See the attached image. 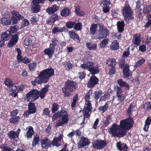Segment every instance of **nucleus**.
<instances>
[{"label":"nucleus","instance_id":"obj_1","mask_svg":"<svg viewBox=\"0 0 151 151\" xmlns=\"http://www.w3.org/2000/svg\"><path fill=\"white\" fill-rule=\"evenodd\" d=\"M134 124L133 118L131 117L120 121L119 125L114 123L109 129L111 136L114 137H122L127 134V131L132 128Z\"/></svg>","mask_w":151,"mask_h":151},{"label":"nucleus","instance_id":"obj_2","mask_svg":"<svg viewBox=\"0 0 151 151\" xmlns=\"http://www.w3.org/2000/svg\"><path fill=\"white\" fill-rule=\"evenodd\" d=\"M54 70L51 67L49 68L41 71L37 77L35 78L34 81H32L31 83L33 86L37 84H41L48 82L50 78L54 75Z\"/></svg>","mask_w":151,"mask_h":151},{"label":"nucleus","instance_id":"obj_3","mask_svg":"<svg viewBox=\"0 0 151 151\" xmlns=\"http://www.w3.org/2000/svg\"><path fill=\"white\" fill-rule=\"evenodd\" d=\"M49 85L41 89L40 91L36 89H33L27 93L26 95V99L29 101L33 102L40 97L41 99L44 98L46 92L48 91Z\"/></svg>","mask_w":151,"mask_h":151},{"label":"nucleus","instance_id":"obj_4","mask_svg":"<svg viewBox=\"0 0 151 151\" xmlns=\"http://www.w3.org/2000/svg\"><path fill=\"white\" fill-rule=\"evenodd\" d=\"M77 85L76 82L69 79L67 80L65 83L64 86L62 89L64 97H70L71 95L70 92H75L76 91Z\"/></svg>","mask_w":151,"mask_h":151},{"label":"nucleus","instance_id":"obj_5","mask_svg":"<svg viewBox=\"0 0 151 151\" xmlns=\"http://www.w3.org/2000/svg\"><path fill=\"white\" fill-rule=\"evenodd\" d=\"M93 65V62L88 61L86 63L81 64L80 67L84 69H87L91 74L94 75L99 73V67L97 66L94 67Z\"/></svg>","mask_w":151,"mask_h":151},{"label":"nucleus","instance_id":"obj_6","mask_svg":"<svg viewBox=\"0 0 151 151\" xmlns=\"http://www.w3.org/2000/svg\"><path fill=\"white\" fill-rule=\"evenodd\" d=\"M122 14L124 20L128 21L133 18V12L129 5H125L122 9Z\"/></svg>","mask_w":151,"mask_h":151},{"label":"nucleus","instance_id":"obj_7","mask_svg":"<svg viewBox=\"0 0 151 151\" xmlns=\"http://www.w3.org/2000/svg\"><path fill=\"white\" fill-rule=\"evenodd\" d=\"M117 82L120 86H116L114 87V90L116 91V95L122 94V89L121 88L122 87H124L126 90L129 89L130 86L129 84L124 81L123 80L120 79L117 81Z\"/></svg>","mask_w":151,"mask_h":151},{"label":"nucleus","instance_id":"obj_8","mask_svg":"<svg viewBox=\"0 0 151 151\" xmlns=\"http://www.w3.org/2000/svg\"><path fill=\"white\" fill-rule=\"evenodd\" d=\"M108 142L106 140L97 139L93 143V146L96 149H101L107 145Z\"/></svg>","mask_w":151,"mask_h":151},{"label":"nucleus","instance_id":"obj_9","mask_svg":"<svg viewBox=\"0 0 151 151\" xmlns=\"http://www.w3.org/2000/svg\"><path fill=\"white\" fill-rule=\"evenodd\" d=\"M4 83L6 87V89L10 92L14 91L15 92L17 89L18 87L15 85L12 80L9 78H6L4 81Z\"/></svg>","mask_w":151,"mask_h":151},{"label":"nucleus","instance_id":"obj_10","mask_svg":"<svg viewBox=\"0 0 151 151\" xmlns=\"http://www.w3.org/2000/svg\"><path fill=\"white\" fill-rule=\"evenodd\" d=\"M61 121H59L56 123V126L57 127L62 126L64 124H66L69 121L68 115L67 111H63L61 114Z\"/></svg>","mask_w":151,"mask_h":151},{"label":"nucleus","instance_id":"obj_11","mask_svg":"<svg viewBox=\"0 0 151 151\" xmlns=\"http://www.w3.org/2000/svg\"><path fill=\"white\" fill-rule=\"evenodd\" d=\"M11 14L13 15L11 19L12 21L13 24H16L20 20L24 18L23 16L19 12H16L15 11H13L11 12Z\"/></svg>","mask_w":151,"mask_h":151},{"label":"nucleus","instance_id":"obj_12","mask_svg":"<svg viewBox=\"0 0 151 151\" xmlns=\"http://www.w3.org/2000/svg\"><path fill=\"white\" fill-rule=\"evenodd\" d=\"M123 77L124 78H129L132 75V71H130L129 65L125 64L122 70Z\"/></svg>","mask_w":151,"mask_h":151},{"label":"nucleus","instance_id":"obj_13","mask_svg":"<svg viewBox=\"0 0 151 151\" xmlns=\"http://www.w3.org/2000/svg\"><path fill=\"white\" fill-rule=\"evenodd\" d=\"M110 4V0H102L101 1L100 5L102 6V11L104 13H106L109 11Z\"/></svg>","mask_w":151,"mask_h":151},{"label":"nucleus","instance_id":"obj_14","mask_svg":"<svg viewBox=\"0 0 151 151\" xmlns=\"http://www.w3.org/2000/svg\"><path fill=\"white\" fill-rule=\"evenodd\" d=\"M99 79L95 76H91L87 84L88 87L89 88H94L98 83Z\"/></svg>","mask_w":151,"mask_h":151},{"label":"nucleus","instance_id":"obj_15","mask_svg":"<svg viewBox=\"0 0 151 151\" xmlns=\"http://www.w3.org/2000/svg\"><path fill=\"white\" fill-rule=\"evenodd\" d=\"M99 32L98 37V39H99L106 38L109 34L108 29L106 27H103L102 28H100L99 29Z\"/></svg>","mask_w":151,"mask_h":151},{"label":"nucleus","instance_id":"obj_16","mask_svg":"<svg viewBox=\"0 0 151 151\" xmlns=\"http://www.w3.org/2000/svg\"><path fill=\"white\" fill-rule=\"evenodd\" d=\"M68 34L69 38L74 41L77 43H80L81 41V38L78 34L74 30L68 31Z\"/></svg>","mask_w":151,"mask_h":151},{"label":"nucleus","instance_id":"obj_17","mask_svg":"<svg viewBox=\"0 0 151 151\" xmlns=\"http://www.w3.org/2000/svg\"><path fill=\"white\" fill-rule=\"evenodd\" d=\"M90 142L88 138L84 137H82L81 140L78 146V148H82L89 145Z\"/></svg>","mask_w":151,"mask_h":151},{"label":"nucleus","instance_id":"obj_18","mask_svg":"<svg viewBox=\"0 0 151 151\" xmlns=\"http://www.w3.org/2000/svg\"><path fill=\"white\" fill-rule=\"evenodd\" d=\"M59 17L56 14H54L50 16L49 19L46 21V23L49 25L54 23L56 21L58 20Z\"/></svg>","mask_w":151,"mask_h":151},{"label":"nucleus","instance_id":"obj_19","mask_svg":"<svg viewBox=\"0 0 151 151\" xmlns=\"http://www.w3.org/2000/svg\"><path fill=\"white\" fill-rule=\"evenodd\" d=\"M26 133L25 136L28 139L31 138L34 133L35 132L33 127L32 126H28L26 129Z\"/></svg>","mask_w":151,"mask_h":151},{"label":"nucleus","instance_id":"obj_20","mask_svg":"<svg viewBox=\"0 0 151 151\" xmlns=\"http://www.w3.org/2000/svg\"><path fill=\"white\" fill-rule=\"evenodd\" d=\"M18 36L17 35H14L9 42L7 45L9 47H12L15 45L18 41Z\"/></svg>","mask_w":151,"mask_h":151},{"label":"nucleus","instance_id":"obj_21","mask_svg":"<svg viewBox=\"0 0 151 151\" xmlns=\"http://www.w3.org/2000/svg\"><path fill=\"white\" fill-rule=\"evenodd\" d=\"M32 4L31 6V11L34 13H37L40 11V5L37 4L32 1Z\"/></svg>","mask_w":151,"mask_h":151},{"label":"nucleus","instance_id":"obj_22","mask_svg":"<svg viewBox=\"0 0 151 151\" xmlns=\"http://www.w3.org/2000/svg\"><path fill=\"white\" fill-rule=\"evenodd\" d=\"M11 37V33H10V32L7 30L6 32H2L1 35V38L4 41H6L8 40Z\"/></svg>","mask_w":151,"mask_h":151},{"label":"nucleus","instance_id":"obj_23","mask_svg":"<svg viewBox=\"0 0 151 151\" xmlns=\"http://www.w3.org/2000/svg\"><path fill=\"white\" fill-rule=\"evenodd\" d=\"M118 32L121 33H123L124 30L125 24L123 21H118L116 24Z\"/></svg>","mask_w":151,"mask_h":151},{"label":"nucleus","instance_id":"obj_24","mask_svg":"<svg viewBox=\"0 0 151 151\" xmlns=\"http://www.w3.org/2000/svg\"><path fill=\"white\" fill-rule=\"evenodd\" d=\"M71 14V10L68 7H64L60 12L61 16L64 17H68Z\"/></svg>","mask_w":151,"mask_h":151},{"label":"nucleus","instance_id":"obj_25","mask_svg":"<svg viewBox=\"0 0 151 151\" xmlns=\"http://www.w3.org/2000/svg\"><path fill=\"white\" fill-rule=\"evenodd\" d=\"M59 9V7L56 4L52 5L51 7H49L46 9V12L49 14H52L57 11Z\"/></svg>","mask_w":151,"mask_h":151},{"label":"nucleus","instance_id":"obj_26","mask_svg":"<svg viewBox=\"0 0 151 151\" xmlns=\"http://www.w3.org/2000/svg\"><path fill=\"white\" fill-rule=\"evenodd\" d=\"M28 110L30 113L33 114L36 112L37 110V108L35 103L30 102L28 104Z\"/></svg>","mask_w":151,"mask_h":151},{"label":"nucleus","instance_id":"obj_27","mask_svg":"<svg viewBox=\"0 0 151 151\" xmlns=\"http://www.w3.org/2000/svg\"><path fill=\"white\" fill-rule=\"evenodd\" d=\"M41 145L42 146L45 145L44 147L45 148L50 147L51 145V140L47 138H45L42 140V142H41Z\"/></svg>","mask_w":151,"mask_h":151},{"label":"nucleus","instance_id":"obj_28","mask_svg":"<svg viewBox=\"0 0 151 151\" xmlns=\"http://www.w3.org/2000/svg\"><path fill=\"white\" fill-rule=\"evenodd\" d=\"M98 24H92L90 28V33L92 35H95L97 31Z\"/></svg>","mask_w":151,"mask_h":151},{"label":"nucleus","instance_id":"obj_29","mask_svg":"<svg viewBox=\"0 0 151 151\" xmlns=\"http://www.w3.org/2000/svg\"><path fill=\"white\" fill-rule=\"evenodd\" d=\"M106 63L109 67H114L116 65V62L115 59L109 58L106 60Z\"/></svg>","mask_w":151,"mask_h":151},{"label":"nucleus","instance_id":"obj_30","mask_svg":"<svg viewBox=\"0 0 151 151\" xmlns=\"http://www.w3.org/2000/svg\"><path fill=\"white\" fill-rule=\"evenodd\" d=\"M1 23L4 25H7L11 24L12 20L10 19L9 17L8 18L6 16L3 17L1 19Z\"/></svg>","mask_w":151,"mask_h":151},{"label":"nucleus","instance_id":"obj_31","mask_svg":"<svg viewBox=\"0 0 151 151\" xmlns=\"http://www.w3.org/2000/svg\"><path fill=\"white\" fill-rule=\"evenodd\" d=\"M119 44L118 41L114 40L111 45L110 48L112 50H117L119 49Z\"/></svg>","mask_w":151,"mask_h":151},{"label":"nucleus","instance_id":"obj_32","mask_svg":"<svg viewBox=\"0 0 151 151\" xmlns=\"http://www.w3.org/2000/svg\"><path fill=\"white\" fill-rule=\"evenodd\" d=\"M116 146L118 150L120 151L126 150L128 149V147L126 144H122L120 142L117 143Z\"/></svg>","mask_w":151,"mask_h":151},{"label":"nucleus","instance_id":"obj_33","mask_svg":"<svg viewBox=\"0 0 151 151\" xmlns=\"http://www.w3.org/2000/svg\"><path fill=\"white\" fill-rule=\"evenodd\" d=\"M62 63L65 68V70L67 71L70 70L73 67V65L69 61H66Z\"/></svg>","mask_w":151,"mask_h":151},{"label":"nucleus","instance_id":"obj_34","mask_svg":"<svg viewBox=\"0 0 151 151\" xmlns=\"http://www.w3.org/2000/svg\"><path fill=\"white\" fill-rule=\"evenodd\" d=\"M133 42L134 44L137 45H139L141 42V40L139 36H138L137 34H135L133 36Z\"/></svg>","mask_w":151,"mask_h":151},{"label":"nucleus","instance_id":"obj_35","mask_svg":"<svg viewBox=\"0 0 151 151\" xmlns=\"http://www.w3.org/2000/svg\"><path fill=\"white\" fill-rule=\"evenodd\" d=\"M75 12L77 15L82 16L85 15V12L81 10V7L79 6H77L75 9Z\"/></svg>","mask_w":151,"mask_h":151},{"label":"nucleus","instance_id":"obj_36","mask_svg":"<svg viewBox=\"0 0 151 151\" xmlns=\"http://www.w3.org/2000/svg\"><path fill=\"white\" fill-rule=\"evenodd\" d=\"M111 121V116L109 115L106 117L105 121L103 123V126L104 127L108 126Z\"/></svg>","mask_w":151,"mask_h":151},{"label":"nucleus","instance_id":"obj_37","mask_svg":"<svg viewBox=\"0 0 151 151\" xmlns=\"http://www.w3.org/2000/svg\"><path fill=\"white\" fill-rule=\"evenodd\" d=\"M20 119L19 116H15L12 117L9 119L10 123L11 124H17L18 123Z\"/></svg>","mask_w":151,"mask_h":151},{"label":"nucleus","instance_id":"obj_38","mask_svg":"<svg viewBox=\"0 0 151 151\" xmlns=\"http://www.w3.org/2000/svg\"><path fill=\"white\" fill-rule=\"evenodd\" d=\"M60 107L59 105L57 103H54L52 105L51 111L52 113H55L57 111Z\"/></svg>","mask_w":151,"mask_h":151},{"label":"nucleus","instance_id":"obj_39","mask_svg":"<svg viewBox=\"0 0 151 151\" xmlns=\"http://www.w3.org/2000/svg\"><path fill=\"white\" fill-rule=\"evenodd\" d=\"M44 54L45 55H47L49 58H51L54 53L53 50H52L50 48H46L44 50Z\"/></svg>","mask_w":151,"mask_h":151},{"label":"nucleus","instance_id":"obj_40","mask_svg":"<svg viewBox=\"0 0 151 151\" xmlns=\"http://www.w3.org/2000/svg\"><path fill=\"white\" fill-rule=\"evenodd\" d=\"M86 45L87 47L90 50H95L97 48V46L96 44L92 45L90 42H86Z\"/></svg>","mask_w":151,"mask_h":151},{"label":"nucleus","instance_id":"obj_41","mask_svg":"<svg viewBox=\"0 0 151 151\" xmlns=\"http://www.w3.org/2000/svg\"><path fill=\"white\" fill-rule=\"evenodd\" d=\"M17 61L19 62H22L24 63L27 64L31 62V59H29L26 57H24L23 58L22 57V58H21L20 60H18Z\"/></svg>","mask_w":151,"mask_h":151},{"label":"nucleus","instance_id":"obj_42","mask_svg":"<svg viewBox=\"0 0 151 151\" xmlns=\"http://www.w3.org/2000/svg\"><path fill=\"white\" fill-rule=\"evenodd\" d=\"M109 39L106 38L100 42L99 45L101 48H104L106 47L108 43Z\"/></svg>","mask_w":151,"mask_h":151},{"label":"nucleus","instance_id":"obj_43","mask_svg":"<svg viewBox=\"0 0 151 151\" xmlns=\"http://www.w3.org/2000/svg\"><path fill=\"white\" fill-rule=\"evenodd\" d=\"M82 28V25L81 22L76 23L75 22L74 29L76 31H81Z\"/></svg>","mask_w":151,"mask_h":151},{"label":"nucleus","instance_id":"obj_44","mask_svg":"<svg viewBox=\"0 0 151 151\" xmlns=\"http://www.w3.org/2000/svg\"><path fill=\"white\" fill-rule=\"evenodd\" d=\"M40 141V137L39 136H36L34 137L32 144L33 147L39 144Z\"/></svg>","mask_w":151,"mask_h":151},{"label":"nucleus","instance_id":"obj_45","mask_svg":"<svg viewBox=\"0 0 151 151\" xmlns=\"http://www.w3.org/2000/svg\"><path fill=\"white\" fill-rule=\"evenodd\" d=\"M27 65L30 71H34L35 70L36 67L37 66V64L35 62H32L29 63Z\"/></svg>","mask_w":151,"mask_h":151},{"label":"nucleus","instance_id":"obj_46","mask_svg":"<svg viewBox=\"0 0 151 151\" xmlns=\"http://www.w3.org/2000/svg\"><path fill=\"white\" fill-rule=\"evenodd\" d=\"M116 96L117 98V101H119V104L123 102L125 98V97L123 93L116 95Z\"/></svg>","mask_w":151,"mask_h":151},{"label":"nucleus","instance_id":"obj_47","mask_svg":"<svg viewBox=\"0 0 151 151\" xmlns=\"http://www.w3.org/2000/svg\"><path fill=\"white\" fill-rule=\"evenodd\" d=\"M17 133L14 131H11L7 133L8 136L10 139H12L16 138Z\"/></svg>","mask_w":151,"mask_h":151},{"label":"nucleus","instance_id":"obj_48","mask_svg":"<svg viewBox=\"0 0 151 151\" xmlns=\"http://www.w3.org/2000/svg\"><path fill=\"white\" fill-rule=\"evenodd\" d=\"M75 22L72 21H68L66 23L65 26L68 29H71L74 28L75 26Z\"/></svg>","mask_w":151,"mask_h":151},{"label":"nucleus","instance_id":"obj_49","mask_svg":"<svg viewBox=\"0 0 151 151\" xmlns=\"http://www.w3.org/2000/svg\"><path fill=\"white\" fill-rule=\"evenodd\" d=\"M145 60L144 58H141L137 61V62L135 64L134 66V68H137L139 67L143 63H144L145 62Z\"/></svg>","mask_w":151,"mask_h":151},{"label":"nucleus","instance_id":"obj_50","mask_svg":"<svg viewBox=\"0 0 151 151\" xmlns=\"http://www.w3.org/2000/svg\"><path fill=\"white\" fill-rule=\"evenodd\" d=\"M109 104L107 102L106 103L105 105L103 106L100 107L98 109L100 111H102V113H104L109 108Z\"/></svg>","mask_w":151,"mask_h":151},{"label":"nucleus","instance_id":"obj_51","mask_svg":"<svg viewBox=\"0 0 151 151\" xmlns=\"http://www.w3.org/2000/svg\"><path fill=\"white\" fill-rule=\"evenodd\" d=\"M147 20L148 21L144 26L145 28H148L150 26V30H151V15H148L147 16Z\"/></svg>","mask_w":151,"mask_h":151},{"label":"nucleus","instance_id":"obj_52","mask_svg":"<svg viewBox=\"0 0 151 151\" xmlns=\"http://www.w3.org/2000/svg\"><path fill=\"white\" fill-rule=\"evenodd\" d=\"M102 94V91L101 90L95 91L94 92V97L96 100H97Z\"/></svg>","mask_w":151,"mask_h":151},{"label":"nucleus","instance_id":"obj_53","mask_svg":"<svg viewBox=\"0 0 151 151\" xmlns=\"http://www.w3.org/2000/svg\"><path fill=\"white\" fill-rule=\"evenodd\" d=\"M150 12H151V8L150 7L147 6L144 7L143 12L145 14H147L146 16L147 17L148 15H150L149 14H150Z\"/></svg>","mask_w":151,"mask_h":151},{"label":"nucleus","instance_id":"obj_54","mask_svg":"<svg viewBox=\"0 0 151 151\" xmlns=\"http://www.w3.org/2000/svg\"><path fill=\"white\" fill-rule=\"evenodd\" d=\"M87 103L86 104V106H84V109L87 110L89 111H91L93 109L91 101L87 102Z\"/></svg>","mask_w":151,"mask_h":151},{"label":"nucleus","instance_id":"obj_55","mask_svg":"<svg viewBox=\"0 0 151 151\" xmlns=\"http://www.w3.org/2000/svg\"><path fill=\"white\" fill-rule=\"evenodd\" d=\"M125 63V60L124 58H122L119 61V67L121 69L123 68H124Z\"/></svg>","mask_w":151,"mask_h":151},{"label":"nucleus","instance_id":"obj_56","mask_svg":"<svg viewBox=\"0 0 151 151\" xmlns=\"http://www.w3.org/2000/svg\"><path fill=\"white\" fill-rule=\"evenodd\" d=\"M32 40L29 37L26 38L24 41V44L26 46H28L32 43Z\"/></svg>","mask_w":151,"mask_h":151},{"label":"nucleus","instance_id":"obj_57","mask_svg":"<svg viewBox=\"0 0 151 151\" xmlns=\"http://www.w3.org/2000/svg\"><path fill=\"white\" fill-rule=\"evenodd\" d=\"M83 117L86 118H88L90 116L89 114V112L91 111H89L87 110L84 109L82 111Z\"/></svg>","mask_w":151,"mask_h":151},{"label":"nucleus","instance_id":"obj_58","mask_svg":"<svg viewBox=\"0 0 151 151\" xmlns=\"http://www.w3.org/2000/svg\"><path fill=\"white\" fill-rule=\"evenodd\" d=\"M16 51L17 52V60H20L22 56L21 55L22 52L20 49L18 47L16 48Z\"/></svg>","mask_w":151,"mask_h":151},{"label":"nucleus","instance_id":"obj_59","mask_svg":"<svg viewBox=\"0 0 151 151\" xmlns=\"http://www.w3.org/2000/svg\"><path fill=\"white\" fill-rule=\"evenodd\" d=\"M18 29V26L17 25L11 27L10 31V33H15L17 31V29Z\"/></svg>","mask_w":151,"mask_h":151},{"label":"nucleus","instance_id":"obj_60","mask_svg":"<svg viewBox=\"0 0 151 151\" xmlns=\"http://www.w3.org/2000/svg\"><path fill=\"white\" fill-rule=\"evenodd\" d=\"M58 32H61V27H54L52 30V33L55 34Z\"/></svg>","mask_w":151,"mask_h":151},{"label":"nucleus","instance_id":"obj_61","mask_svg":"<svg viewBox=\"0 0 151 151\" xmlns=\"http://www.w3.org/2000/svg\"><path fill=\"white\" fill-rule=\"evenodd\" d=\"M134 107V106L132 105V104H131L127 110V113L129 116H130L131 114V111Z\"/></svg>","mask_w":151,"mask_h":151},{"label":"nucleus","instance_id":"obj_62","mask_svg":"<svg viewBox=\"0 0 151 151\" xmlns=\"http://www.w3.org/2000/svg\"><path fill=\"white\" fill-rule=\"evenodd\" d=\"M38 20V18L37 16H33L31 19L30 21L31 23L32 24H34L37 22V21Z\"/></svg>","mask_w":151,"mask_h":151},{"label":"nucleus","instance_id":"obj_63","mask_svg":"<svg viewBox=\"0 0 151 151\" xmlns=\"http://www.w3.org/2000/svg\"><path fill=\"white\" fill-rule=\"evenodd\" d=\"M19 113V110L15 109L13 110L10 112V115L11 116L14 117L16 116Z\"/></svg>","mask_w":151,"mask_h":151},{"label":"nucleus","instance_id":"obj_64","mask_svg":"<svg viewBox=\"0 0 151 151\" xmlns=\"http://www.w3.org/2000/svg\"><path fill=\"white\" fill-rule=\"evenodd\" d=\"M50 111L49 110L48 108H46L43 110V114L45 115L50 116Z\"/></svg>","mask_w":151,"mask_h":151}]
</instances>
